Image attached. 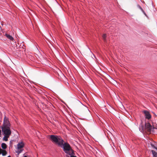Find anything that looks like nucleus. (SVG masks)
Returning <instances> with one entry per match:
<instances>
[{"mask_svg": "<svg viewBox=\"0 0 157 157\" xmlns=\"http://www.w3.org/2000/svg\"><path fill=\"white\" fill-rule=\"evenodd\" d=\"M50 139L52 142L62 148L65 153L69 155H74V151L70 144L67 142L64 143L63 140L60 136L51 135Z\"/></svg>", "mask_w": 157, "mask_h": 157, "instance_id": "1", "label": "nucleus"}, {"mask_svg": "<svg viewBox=\"0 0 157 157\" xmlns=\"http://www.w3.org/2000/svg\"><path fill=\"white\" fill-rule=\"evenodd\" d=\"M145 129L148 132H153L154 128V127L152 126L149 122H145Z\"/></svg>", "mask_w": 157, "mask_h": 157, "instance_id": "2", "label": "nucleus"}, {"mask_svg": "<svg viewBox=\"0 0 157 157\" xmlns=\"http://www.w3.org/2000/svg\"><path fill=\"white\" fill-rule=\"evenodd\" d=\"M2 131L6 136H9L11 133V131L9 128L6 127H2Z\"/></svg>", "mask_w": 157, "mask_h": 157, "instance_id": "3", "label": "nucleus"}, {"mask_svg": "<svg viewBox=\"0 0 157 157\" xmlns=\"http://www.w3.org/2000/svg\"><path fill=\"white\" fill-rule=\"evenodd\" d=\"M144 113L145 118L147 120L150 119L151 117V116L150 112L146 110H144L142 111Z\"/></svg>", "mask_w": 157, "mask_h": 157, "instance_id": "4", "label": "nucleus"}, {"mask_svg": "<svg viewBox=\"0 0 157 157\" xmlns=\"http://www.w3.org/2000/svg\"><path fill=\"white\" fill-rule=\"evenodd\" d=\"M5 36L7 38H8V39H9L10 40H14L13 37L10 34L6 33Z\"/></svg>", "mask_w": 157, "mask_h": 157, "instance_id": "5", "label": "nucleus"}, {"mask_svg": "<svg viewBox=\"0 0 157 157\" xmlns=\"http://www.w3.org/2000/svg\"><path fill=\"white\" fill-rule=\"evenodd\" d=\"M24 145V144L22 142L18 143L17 144V148L18 149L21 148L23 147Z\"/></svg>", "mask_w": 157, "mask_h": 157, "instance_id": "6", "label": "nucleus"}, {"mask_svg": "<svg viewBox=\"0 0 157 157\" xmlns=\"http://www.w3.org/2000/svg\"><path fill=\"white\" fill-rule=\"evenodd\" d=\"M8 122L9 121L8 118H7L6 116H5L3 121L4 124H8Z\"/></svg>", "mask_w": 157, "mask_h": 157, "instance_id": "7", "label": "nucleus"}, {"mask_svg": "<svg viewBox=\"0 0 157 157\" xmlns=\"http://www.w3.org/2000/svg\"><path fill=\"white\" fill-rule=\"evenodd\" d=\"M1 147L3 149H5L6 148L7 146L6 144L2 143L1 145Z\"/></svg>", "mask_w": 157, "mask_h": 157, "instance_id": "8", "label": "nucleus"}, {"mask_svg": "<svg viewBox=\"0 0 157 157\" xmlns=\"http://www.w3.org/2000/svg\"><path fill=\"white\" fill-rule=\"evenodd\" d=\"M152 154L154 157H157V153L154 150L151 151Z\"/></svg>", "mask_w": 157, "mask_h": 157, "instance_id": "9", "label": "nucleus"}, {"mask_svg": "<svg viewBox=\"0 0 157 157\" xmlns=\"http://www.w3.org/2000/svg\"><path fill=\"white\" fill-rule=\"evenodd\" d=\"M2 152L1 153V154L3 156H5L7 153L6 151L5 150H2V151L1 152Z\"/></svg>", "mask_w": 157, "mask_h": 157, "instance_id": "10", "label": "nucleus"}, {"mask_svg": "<svg viewBox=\"0 0 157 157\" xmlns=\"http://www.w3.org/2000/svg\"><path fill=\"white\" fill-rule=\"evenodd\" d=\"M112 82L113 85H116V84H117V82L116 80H115L113 79L112 80Z\"/></svg>", "mask_w": 157, "mask_h": 157, "instance_id": "11", "label": "nucleus"}, {"mask_svg": "<svg viewBox=\"0 0 157 157\" xmlns=\"http://www.w3.org/2000/svg\"><path fill=\"white\" fill-rule=\"evenodd\" d=\"M106 35L105 34H104L102 35V38H103V40L105 41H106Z\"/></svg>", "mask_w": 157, "mask_h": 157, "instance_id": "12", "label": "nucleus"}, {"mask_svg": "<svg viewBox=\"0 0 157 157\" xmlns=\"http://www.w3.org/2000/svg\"><path fill=\"white\" fill-rule=\"evenodd\" d=\"M9 136H5L3 138V139L5 141H7L8 140V137Z\"/></svg>", "mask_w": 157, "mask_h": 157, "instance_id": "13", "label": "nucleus"}, {"mask_svg": "<svg viewBox=\"0 0 157 157\" xmlns=\"http://www.w3.org/2000/svg\"><path fill=\"white\" fill-rule=\"evenodd\" d=\"M22 150L21 149H18V150L16 151V153H17L18 154H19L22 152Z\"/></svg>", "mask_w": 157, "mask_h": 157, "instance_id": "14", "label": "nucleus"}, {"mask_svg": "<svg viewBox=\"0 0 157 157\" xmlns=\"http://www.w3.org/2000/svg\"><path fill=\"white\" fill-rule=\"evenodd\" d=\"M140 8V10L142 11L144 13V14L145 15V16H147L146 14V13L144 12V11L143 10V9L140 7V6H139Z\"/></svg>", "mask_w": 157, "mask_h": 157, "instance_id": "15", "label": "nucleus"}, {"mask_svg": "<svg viewBox=\"0 0 157 157\" xmlns=\"http://www.w3.org/2000/svg\"><path fill=\"white\" fill-rule=\"evenodd\" d=\"M114 95H113V96L114 98H115V99H116V98H117V97L116 94L115 93H114Z\"/></svg>", "mask_w": 157, "mask_h": 157, "instance_id": "16", "label": "nucleus"}, {"mask_svg": "<svg viewBox=\"0 0 157 157\" xmlns=\"http://www.w3.org/2000/svg\"><path fill=\"white\" fill-rule=\"evenodd\" d=\"M70 157H77L75 156H74L73 155H71Z\"/></svg>", "mask_w": 157, "mask_h": 157, "instance_id": "17", "label": "nucleus"}, {"mask_svg": "<svg viewBox=\"0 0 157 157\" xmlns=\"http://www.w3.org/2000/svg\"><path fill=\"white\" fill-rule=\"evenodd\" d=\"M119 104L120 105H122V106L123 107V106L122 105V103L121 102H120V103H119Z\"/></svg>", "mask_w": 157, "mask_h": 157, "instance_id": "18", "label": "nucleus"}, {"mask_svg": "<svg viewBox=\"0 0 157 157\" xmlns=\"http://www.w3.org/2000/svg\"><path fill=\"white\" fill-rule=\"evenodd\" d=\"M142 128L143 130L144 128V126H142Z\"/></svg>", "mask_w": 157, "mask_h": 157, "instance_id": "19", "label": "nucleus"}, {"mask_svg": "<svg viewBox=\"0 0 157 157\" xmlns=\"http://www.w3.org/2000/svg\"><path fill=\"white\" fill-rule=\"evenodd\" d=\"M1 130L0 129V135L1 134Z\"/></svg>", "mask_w": 157, "mask_h": 157, "instance_id": "20", "label": "nucleus"}, {"mask_svg": "<svg viewBox=\"0 0 157 157\" xmlns=\"http://www.w3.org/2000/svg\"><path fill=\"white\" fill-rule=\"evenodd\" d=\"M67 105V107H68V108H69V107L67 106V105Z\"/></svg>", "mask_w": 157, "mask_h": 157, "instance_id": "21", "label": "nucleus"}, {"mask_svg": "<svg viewBox=\"0 0 157 157\" xmlns=\"http://www.w3.org/2000/svg\"><path fill=\"white\" fill-rule=\"evenodd\" d=\"M24 157H27V156H25Z\"/></svg>", "mask_w": 157, "mask_h": 157, "instance_id": "22", "label": "nucleus"}, {"mask_svg": "<svg viewBox=\"0 0 157 157\" xmlns=\"http://www.w3.org/2000/svg\"><path fill=\"white\" fill-rule=\"evenodd\" d=\"M8 157H11L9 155V156H8Z\"/></svg>", "mask_w": 157, "mask_h": 157, "instance_id": "23", "label": "nucleus"}, {"mask_svg": "<svg viewBox=\"0 0 157 157\" xmlns=\"http://www.w3.org/2000/svg\"><path fill=\"white\" fill-rule=\"evenodd\" d=\"M62 102H63V103H64L63 101H62Z\"/></svg>", "mask_w": 157, "mask_h": 157, "instance_id": "24", "label": "nucleus"}, {"mask_svg": "<svg viewBox=\"0 0 157 157\" xmlns=\"http://www.w3.org/2000/svg\"><path fill=\"white\" fill-rule=\"evenodd\" d=\"M105 109L106 110H107V109Z\"/></svg>", "mask_w": 157, "mask_h": 157, "instance_id": "25", "label": "nucleus"}]
</instances>
